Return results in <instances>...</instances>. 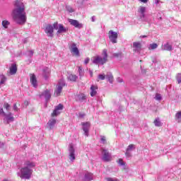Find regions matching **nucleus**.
Wrapping results in <instances>:
<instances>
[{"mask_svg":"<svg viewBox=\"0 0 181 181\" xmlns=\"http://www.w3.org/2000/svg\"><path fill=\"white\" fill-rule=\"evenodd\" d=\"M69 50L71 53H74L76 56H80V51L78 50V48L77 47V45L76 43L72 42L69 45Z\"/></svg>","mask_w":181,"mask_h":181,"instance_id":"obj_9","label":"nucleus"},{"mask_svg":"<svg viewBox=\"0 0 181 181\" xmlns=\"http://www.w3.org/2000/svg\"><path fill=\"white\" fill-rule=\"evenodd\" d=\"M45 32L48 37H53V32H54L53 30V25H47L45 28Z\"/></svg>","mask_w":181,"mask_h":181,"instance_id":"obj_13","label":"nucleus"},{"mask_svg":"<svg viewBox=\"0 0 181 181\" xmlns=\"http://www.w3.org/2000/svg\"><path fill=\"white\" fill-rule=\"evenodd\" d=\"M47 125L49 129H53V128H54V125H56V119H51L48 122Z\"/></svg>","mask_w":181,"mask_h":181,"instance_id":"obj_23","label":"nucleus"},{"mask_svg":"<svg viewBox=\"0 0 181 181\" xmlns=\"http://www.w3.org/2000/svg\"><path fill=\"white\" fill-rule=\"evenodd\" d=\"M162 50H167L168 52H170L173 49V47L169 42H167L162 45Z\"/></svg>","mask_w":181,"mask_h":181,"instance_id":"obj_21","label":"nucleus"},{"mask_svg":"<svg viewBox=\"0 0 181 181\" xmlns=\"http://www.w3.org/2000/svg\"><path fill=\"white\" fill-rule=\"evenodd\" d=\"M23 105H24L25 107H28V105H29V102H28V100H25V101L24 102V103H23Z\"/></svg>","mask_w":181,"mask_h":181,"instance_id":"obj_52","label":"nucleus"},{"mask_svg":"<svg viewBox=\"0 0 181 181\" xmlns=\"http://www.w3.org/2000/svg\"><path fill=\"white\" fill-rule=\"evenodd\" d=\"M106 180H107V181H119V180H118V179H117V178H111V177H107V178L106 179Z\"/></svg>","mask_w":181,"mask_h":181,"instance_id":"obj_43","label":"nucleus"},{"mask_svg":"<svg viewBox=\"0 0 181 181\" xmlns=\"http://www.w3.org/2000/svg\"><path fill=\"white\" fill-rule=\"evenodd\" d=\"M75 100L76 101H78L79 103H84V101L87 100V96H86V95H84L83 93H81L76 95Z\"/></svg>","mask_w":181,"mask_h":181,"instance_id":"obj_17","label":"nucleus"},{"mask_svg":"<svg viewBox=\"0 0 181 181\" xmlns=\"http://www.w3.org/2000/svg\"><path fill=\"white\" fill-rule=\"evenodd\" d=\"M84 117H86V114H84V113H79V117L80 118H84Z\"/></svg>","mask_w":181,"mask_h":181,"instance_id":"obj_50","label":"nucleus"},{"mask_svg":"<svg viewBox=\"0 0 181 181\" xmlns=\"http://www.w3.org/2000/svg\"><path fill=\"white\" fill-rule=\"evenodd\" d=\"M93 64H105L107 63V59H105V57H95L93 60Z\"/></svg>","mask_w":181,"mask_h":181,"instance_id":"obj_8","label":"nucleus"},{"mask_svg":"<svg viewBox=\"0 0 181 181\" xmlns=\"http://www.w3.org/2000/svg\"><path fill=\"white\" fill-rule=\"evenodd\" d=\"M100 144H107V139H105V136H101Z\"/></svg>","mask_w":181,"mask_h":181,"instance_id":"obj_37","label":"nucleus"},{"mask_svg":"<svg viewBox=\"0 0 181 181\" xmlns=\"http://www.w3.org/2000/svg\"><path fill=\"white\" fill-rule=\"evenodd\" d=\"M155 100H157L158 101H160L162 100V96L159 93H156L155 96Z\"/></svg>","mask_w":181,"mask_h":181,"instance_id":"obj_36","label":"nucleus"},{"mask_svg":"<svg viewBox=\"0 0 181 181\" xmlns=\"http://www.w3.org/2000/svg\"><path fill=\"white\" fill-rule=\"evenodd\" d=\"M175 119L176 122H181V111H179L175 114Z\"/></svg>","mask_w":181,"mask_h":181,"instance_id":"obj_27","label":"nucleus"},{"mask_svg":"<svg viewBox=\"0 0 181 181\" xmlns=\"http://www.w3.org/2000/svg\"><path fill=\"white\" fill-rule=\"evenodd\" d=\"M90 63V58L87 57L85 59L84 64H88Z\"/></svg>","mask_w":181,"mask_h":181,"instance_id":"obj_47","label":"nucleus"},{"mask_svg":"<svg viewBox=\"0 0 181 181\" xmlns=\"http://www.w3.org/2000/svg\"><path fill=\"white\" fill-rule=\"evenodd\" d=\"M13 19L17 25H25L26 23V13L25 12V4L21 0L14 2V9L13 10Z\"/></svg>","mask_w":181,"mask_h":181,"instance_id":"obj_1","label":"nucleus"},{"mask_svg":"<svg viewBox=\"0 0 181 181\" xmlns=\"http://www.w3.org/2000/svg\"><path fill=\"white\" fill-rule=\"evenodd\" d=\"M98 78L99 80H105V74H99Z\"/></svg>","mask_w":181,"mask_h":181,"instance_id":"obj_39","label":"nucleus"},{"mask_svg":"<svg viewBox=\"0 0 181 181\" xmlns=\"http://www.w3.org/2000/svg\"><path fill=\"white\" fill-rule=\"evenodd\" d=\"M106 78L109 83L112 84L113 80H114V76H112V74L111 73H107L106 75Z\"/></svg>","mask_w":181,"mask_h":181,"instance_id":"obj_26","label":"nucleus"},{"mask_svg":"<svg viewBox=\"0 0 181 181\" xmlns=\"http://www.w3.org/2000/svg\"><path fill=\"white\" fill-rule=\"evenodd\" d=\"M53 28V30H54V29L56 30H57V29L59 30V23H54L52 25Z\"/></svg>","mask_w":181,"mask_h":181,"instance_id":"obj_38","label":"nucleus"},{"mask_svg":"<svg viewBox=\"0 0 181 181\" xmlns=\"http://www.w3.org/2000/svg\"><path fill=\"white\" fill-rule=\"evenodd\" d=\"M64 86H66V82H64V80L60 79L54 90V95L56 97H59L60 94H62V91L63 90Z\"/></svg>","mask_w":181,"mask_h":181,"instance_id":"obj_3","label":"nucleus"},{"mask_svg":"<svg viewBox=\"0 0 181 181\" xmlns=\"http://www.w3.org/2000/svg\"><path fill=\"white\" fill-rule=\"evenodd\" d=\"M140 18L141 19H144L145 18V13H141Z\"/></svg>","mask_w":181,"mask_h":181,"instance_id":"obj_53","label":"nucleus"},{"mask_svg":"<svg viewBox=\"0 0 181 181\" xmlns=\"http://www.w3.org/2000/svg\"><path fill=\"white\" fill-rule=\"evenodd\" d=\"M135 148L136 147L134 144H130L127 146L125 152V156L127 158V159H129V158L132 157V154L131 153V152H132V151H134Z\"/></svg>","mask_w":181,"mask_h":181,"instance_id":"obj_11","label":"nucleus"},{"mask_svg":"<svg viewBox=\"0 0 181 181\" xmlns=\"http://www.w3.org/2000/svg\"><path fill=\"white\" fill-rule=\"evenodd\" d=\"M66 9L68 11L70 12V13H72V12H74L73 8L70 6H66Z\"/></svg>","mask_w":181,"mask_h":181,"instance_id":"obj_46","label":"nucleus"},{"mask_svg":"<svg viewBox=\"0 0 181 181\" xmlns=\"http://www.w3.org/2000/svg\"><path fill=\"white\" fill-rule=\"evenodd\" d=\"M133 48H134V52H141V42H133Z\"/></svg>","mask_w":181,"mask_h":181,"instance_id":"obj_18","label":"nucleus"},{"mask_svg":"<svg viewBox=\"0 0 181 181\" xmlns=\"http://www.w3.org/2000/svg\"><path fill=\"white\" fill-rule=\"evenodd\" d=\"M97 90H98V87L97 86L92 85L90 86V96L94 97L97 95Z\"/></svg>","mask_w":181,"mask_h":181,"instance_id":"obj_20","label":"nucleus"},{"mask_svg":"<svg viewBox=\"0 0 181 181\" xmlns=\"http://www.w3.org/2000/svg\"><path fill=\"white\" fill-rule=\"evenodd\" d=\"M82 125V129L84 132V135L86 136H88V132L90 131V127H91V124L90 123V122H82L81 123Z\"/></svg>","mask_w":181,"mask_h":181,"instance_id":"obj_10","label":"nucleus"},{"mask_svg":"<svg viewBox=\"0 0 181 181\" xmlns=\"http://www.w3.org/2000/svg\"><path fill=\"white\" fill-rule=\"evenodd\" d=\"M140 2H143V4H146L148 0H139Z\"/></svg>","mask_w":181,"mask_h":181,"instance_id":"obj_54","label":"nucleus"},{"mask_svg":"<svg viewBox=\"0 0 181 181\" xmlns=\"http://www.w3.org/2000/svg\"><path fill=\"white\" fill-rule=\"evenodd\" d=\"M141 37H147V36L146 35H142V36H141Z\"/></svg>","mask_w":181,"mask_h":181,"instance_id":"obj_60","label":"nucleus"},{"mask_svg":"<svg viewBox=\"0 0 181 181\" xmlns=\"http://www.w3.org/2000/svg\"><path fill=\"white\" fill-rule=\"evenodd\" d=\"M5 112L4 111V108H1L0 107V115H2V117H4L5 115Z\"/></svg>","mask_w":181,"mask_h":181,"instance_id":"obj_45","label":"nucleus"},{"mask_svg":"<svg viewBox=\"0 0 181 181\" xmlns=\"http://www.w3.org/2000/svg\"><path fill=\"white\" fill-rule=\"evenodd\" d=\"M0 86L1 84H4L5 81H6V77L5 76V75L1 74L0 76Z\"/></svg>","mask_w":181,"mask_h":181,"instance_id":"obj_31","label":"nucleus"},{"mask_svg":"<svg viewBox=\"0 0 181 181\" xmlns=\"http://www.w3.org/2000/svg\"><path fill=\"white\" fill-rule=\"evenodd\" d=\"M154 125L155 127H162V122H160V119L159 118H156L154 120Z\"/></svg>","mask_w":181,"mask_h":181,"instance_id":"obj_30","label":"nucleus"},{"mask_svg":"<svg viewBox=\"0 0 181 181\" xmlns=\"http://www.w3.org/2000/svg\"><path fill=\"white\" fill-rule=\"evenodd\" d=\"M118 163L120 166H125V163H124V160L121 158L119 159Z\"/></svg>","mask_w":181,"mask_h":181,"instance_id":"obj_41","label":"nucleus"},{"mask_svg":"<svg viewBox=\"0 0 181 181\" xmlns=\"http://www.w3.org/2000/svg\"><path fill=\"white\" fill-rule=\"evenodd\" d=\"M68 21L70 23V25L77 28L78 29H81L83 28V24L80 23L77 20L69 19Z\"/></svg>","mask_w":181,"mask_h":181,"instance_id":"obj_15","label":"nucleus"},{"mask_svg":"<svg viewBox=\"0 0 181 181\" xmlns=\"http://www.w3.org/2000/svg\"><path fill=\"white\" fill-rule=\"evenodd\" d=\"M93 180V174L91 173H86L83 178V181H90Z\"/></svg>","mask_w":181,"mask_h":181,"instance_id":"obj_24","label":"nucleus"},{"mask_svg":"<svg viewBox=\"0 0 181 181\" xmlns=\"http://www.w3.org/2000/svg\"><path fill=\"white\" fill-rule=\"evenodd\" d=\"M13 111H19V108H18L16 103L13 104Z\"/></svg>","mask_w":181,"mask_h":181,"instance_id":"obj_44","label":"nucleus"},{"mask_svg":"<svg viewBox=\"0 0 181 181\" xmlns=\"http://www.w3.org/2000/svg\"><path fill=\"white\" fill-rule=\"evenodd\" d=\"M150 47H151V50L157 49L158 48V44H156V43L151 44Z\"/></svg>","mask_w":181,"mask_h":181,"instance_id":"obj_35","label":"nucleus"},{"mask_svg":"<svg viewBox=\"0 0 181 181\" xmlns=\"http://www.w3.org/2000/svg\"><path fill=\"white\" fill-rule=\"evenodd\" d=\"M1 25L4 29H8V26L11 25V23L8 21L4 20L2 21Z\"/></svg>","mask_w":181,"mask_h":181,"instance_id":"obj_28","label":"nucleus"},{"mask_svg":"<svg viewBox=\"0 0 181 181\" xmlns=\"http://www.w3.org/2000/svg\"><path fill=\"white\" fill-rule=\"evenodd\" d=\"M69 158L71 162H74V160H76V148H74V145L73 144H69Z\"/></svg>","mask_w":181,"mask_h":181,"instance_id":"obj_5","label":"nucleus"},{"mask_svg":"<svg viewBox=\"0 0 181 181\" xmlns=\"http://www.w3.org/2000/svg\"><path fill=\"white\" fill-rule=\"evenodd\" d=\"M2 181H9V180H8L5 179V180H3Z\"/></svg>","mask_w":181,"mask_h":181,"instance_id":"obj_61","label":"nucleus"},{"mask_svg":"<svg viewBox=\"0 0 181 181\" xmlns=\"http://www.w3.org/2000/svg\"><path fill=\"white\" fill-rule=\"evenodd\" d=\"M101 153L102 160H103V162H110V160H112V156H111V153L107 149L102 148Z\"/></svg>","mask_w":181,"mask_h":181,"instance_id":"obj_4","label":"nucleus"},{"mask_svg":"<svg viewBox=\"0 0 181 181\" xmlns=\"http://www.w3.org/2000/svg\"><path fill=\"white\" fill-rule=\"evenodd\" d=\"M77 76L73 74H70L68 76V79L69 80V81H77Z\"/></svg>","mask_w":181,"mask_h":181,"instance_id":"obj_29","label":"nucleus"},{"mask_svg":"<svg viewBox=\"0 0 181 181\" xmlns=\"http://www.w3.org/2000/svg\"><path fill=\"white\" fill-rule=\"evenodd\" d=\"M146 11V8L145 6H141L139 12H140V13H145V11Z\"/></svg>","mask_w":181,"mask_h":181,"instance_id":"obj_34","label":"nucleus"},{"mask_svg":"<svg viewBox=\"0 0 181 181\" xmlns=\"http://www.w3.org/2000/svg\"><path fill=\"white\" fill-rule=\"evenodd\" d=\"M27 42H28V38L24 39L23 42L27 43Z\"/></svg>","mask_w":181,"mask_h":181,"instance_id":"obj_58","label":"nucleus"},{"mask_svg":"<svg viewBox=\"0 0 181 181\" xmlns=\"http://www.w3.org/2000/svg\"><path fill=\"white\" fill-rule=\"evenodd\" d=\"M114 57H119L121 56V53H115L113 54Z\"/></svg>","mask_w":181,"mask_h":181,"instance_id":"obj_49","label":"nucleus"},{"mask_svg":"<svg viewBox=\"0 0 181 181\" xmlns=\"http://www.w3.org/2000/svg\"><path fill=\"white\" fill-rule=\"evenodd\" d=\"M117 80L118 83H123L124 82V80L121 78H117Z\"/></svg>","mask_w":181,"mask_h":181,"instance_id":"obj_51","label":"nucleus"},{"mask_svg":"<svg viewBox=\"0 0 181 181\" xmlns=\"http://www.w3.org/2000/svg\"><path fill=\"white\" fill-rule=\"evenodd\" d=\"M0 146H4V143L0 141Z\"/></svg>","mask_w":181,"mask_h":181,"instance_id":"obj_59","label":"nucleus"},{"mask_svg":"<svg viewBox=\"0 0 181 181\" xmlns=\"http://www.w3.org/2000/svg\"><path fill=\"white\" fill-rule=\"evenodd\" d=\"M69 30V28H64L62 24H59V29L57 32V35H60V33H66Z\"/></svg>","mask_w":181,"mask_h":181,"instance_id":"obj_19","label":"nucleus"},{"mask_svg":"<svg viewBox=\"0 0 181 181\" xmlns=\"http://www.w3.org/2000/svg\"><path fill=\"white\" fill-rule=\"evenodd\" d=\"M177 81L178 84H180L181 83V74H177Z\"/></svg>","mask_w":181,"mask_h":181,"instance_id":"obj_40","label":"nucleus"},{"mask_svg":"<svg viewBox=\"0 0 181 181\" xmlns=\"http://www.w3.org/2000/svg\"><path fill=\"white\" fill-rule=\"evenodd\" d=\"M4 117V121H6L7 124L13 122L15 121V117H13V114H12V112L6 113Z\"/></svg>","mask_w":181,"mask_h":181,"instance_id":"obj_14","label":"nucleus"},{"mask_svg":"<svg viewBox=\"0 0 181 181\" xmlns=\"http://www.w3.org/2000/svg\"><path fill=\"white\" fill-rule=\"evenodd\" d=\"M155 4L156 5H158V4H159V0H155Z\"/></svg>","mask_w":181,"mask_h":181,"instance_id":"obj_57","label":"nucleus"},{"mask_svg":"<svg viewBox=\"0 0 181 181\" xmlns=\"http://www.w3.org/2000/svg\"><path fill=\"white\" fill-rule=\"evenodd\" d=\"M16 71H18V67L16 66V64H13L10 67V74L13 76V74H16Z\"/></svg>","mask_w":181,"mask_h":181,"instance_id":"obj_22","label":"nucleus"},{"mask_svg":"<svg viewBox=\"0 0 181 181\" xmlns=\"http://www.w3.org/2000/svg\"><path fill=\"white\" fill-rule=\"evenodd\" d=\"M4 107L6 110V111H11V105H9L8 103H5L4 104Z\"/></svg>","mask_w":181,"mask_h":181,"instance_id":"obj_33","label":"nucleus"},{"mask_svg":"<svg viewBox=\"0 0 181 181\" xmlns=\"http://www.w3.org/2000/svg\"><path fill=\"white\" fill-rule=\"evenodd\" d=\"M91 21H93V22H95V16H92L91 17Z\"/></svg>","mask_w":181,"mask_h":181,"instance_id":"obj_55","label":"nucleus"},{"mask_svg":"<svg viewBox=\"0 0 181 181\" xmlns=\"http://www.w3.org/2000/svg\"><path fill=\"white\" fill-rule=\"evenodd\" d=\"M28 56H29L30 57H32V56H33V51L32 50L28 51Z\"/></svg>","mask_w":181,"mask_h":181,"instance_id":"obj_48","label":"nucleus"},{"mask_svg":"<svg viewBox=\"0 0 181 181\" xmlns=\"http://www.w3.org/2000/svg\"><path fill=\"white\" fill-rule=\"evenodd\" d=\"M42 76L45 80H47L49 78V68H45L43 69Z\"/></svg>","mask_w":181,"mask_h":181,"instance_id":"obj_25","label":"nucleus"},{"mask_svg":"<svg viewBox=\"0 0 181 181\" xmlns=\"http://www.w3.org/2000/svg\"><path fill=\"white\" fill-rule=\"evenodd\" d=\"M109 39L112 43L115 44L117 42L118 33L112 30L109 31Z\"/></svg>","mask_w":181,"mask_h":181,"instance_id":"obj_7","label":"nucleus"},{"mask_svg":"<svg viewBox=\"0 0 181 181\" xmlns=\"http://www.w3.org/2000/svg\"><path fill=\"white\" fill-rule=\"evenodd\" d=\"M63 110V105L59 103L58 105L55 106V108L52 113V117H57L60 115V111Z\"/></svg>","mask_w":181,"mask_h":181,"instance_id":"obj_12","label":"nucleus"},{"mask_svg":"<svg viewBox=\"0 0 181 181\" xmlns=\"http://www.w3.org/2000/svg\"><path fill=\"white\" fill-rule=\"evenodd\" d=\"M89 73H90V77H93V71L90 70Z\"/></svg>","mask_w":181,"mask_h":181,"instance_id":"obj_56","label":"nucleus"},{"mask_svg":"<svg viewBox=\"0 0 181 181\" xmlns=\"http://www.w3.org/2000/svg\"><path fill=\"white\" fill-rule=\"evenodd\" d=\"M103 54H104L103 57H105V60H107L108 57V54H107V49H103Z\"/></svg>","mask_w":181,"mask_h":181,"instance_id":"obj_42","label":"nucleus"},{"mask_svg":"<svg viewBox=\"0 0 181 181\" xmlns=\"http://www.w3.org/2000/svg\"><path fill=\"white\" fill-rule=\"evenodd\" d=\"M78 73L80 77H83L84 76V70L83 69V67L79 66L78 67Z\"/></svg>","mask_w":181,"mask_h":181,"instance_id":"obj_32","label":"nucleus"},{"mask_svg":"<svg viewBox=\"0 0 181 181\" xmlns=\"http://www.w3.org/2000/svg\"><path fill=\"white\" fill-rule=\"evenodd\" d=\"M30 81L33 86V87H37V79L36 78V75L35 74H32L30 75Z\"/></svg>","mask_w":181,"mask_h":181,"instance_id":"obj_16","label":"nucleus"},{"mask_svg":"<svg viewBox=\"0 0 181 181\" xmlns=\"http://www.w3.org/2000/svg\"><path fill=\"white\" fill-rule=\"evenodd\" d=\"M40 98H45L46 103L49 102V100L52 98V90L46 89L40 94Z\"/></svg>","mask_w":181,"mask_h":181,"instance_id":"obj_6","label":"nucleus"},{"mask_svg":"<svg viewBox=\"0 0 181 181\" xmlns=\"http://www.w3.org/2000/svg\"><path fill=\"white\" fill-rule=\"evenodd\" d=\"M36 166V163L33 161L27 160L24 163V167L21 168V173H18V176L21 179H30L32 173H33V168Z\"/></svg>","mask_w":181,"mask_h":181,"instance_id":"obj_2","label":"nucleus"}]
</instances>
